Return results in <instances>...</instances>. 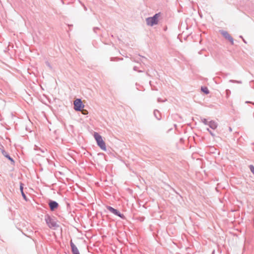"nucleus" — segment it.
Masks as SVG:
<instances>
[{
  "label": "nucleus",
  "instance_id": "nucleus-1",
  "mask_svg": "<svg viewBox=\"0 0 254 254\" xmlns=\"http://www.w3.org/2000/svg\"><path fill=\"white\" fill-rule=\"evenodd\" d=\"M94 137L97 142V145L101 149L105 151L106 150V146L102 136L98 133L95 132Z\"/></svg>",
  "mask_w": 254,
  "mask_h": 254
},
{
  "label": "nucleus",
  "instance_id": "nucleus-2",
  "mask_svg": "<svg viewBox=\"0 0 254 254\" xmlns=\"http://www.w3.org/2000/svg\"><path fill=\"white\" fill-rule=\"evenodd\" d=\"M159 13L155 14L153 16L148 17L146 19V22L148 25L152 26L158 24Z\"/></svg>",
  "mask_w": 254,
  "mask_h": 254
},
{
  "label": "nucleus",
  "instance_id": "nucleus-3",
  "mask_svg": "<svg viewBox=\"0 0 254 254\" xmlns=\"http://www.w3.org/2000/svg\"><path fill=\"white\" fill-rule=\"evenodd\" d=\"M74 109L75 111H81L83 108L84 105L83 104L82 102L80 99H76L74 101Z\"/></svg>",
  "mask_w": 254,
  "mask_h": 254
},
{
  "label": "nucleus",
  "instance_id": "nucleus-4",
  "mask_svg": "<svg viewBox=\"0 0 254 254\" xmlns=\"http://www.w3.org/2000/svg\"><path fill=\"white\" fill-rule=\"evenodd\" d=\"M106 208L108 210H109L112 213L119 216L120 218L122 219L125 218V216L124 214H121L118 210L114 208L113 207L110 206H107Z\"/></svg>",
  "mask_w": 254,
  "mask_h": 254
},
{
  "label": "nucleus",
  "instance_id": "nucleus-5",
  "mask_svg": "<svg viewBox=\"0 0 254 254\" xmlns=\"http://www.w3.org/2000/svg\"><path fill=\"white\" fill-rule=\"evenodd\" d=\"M220 33L226 39L229 40L232 45L234 44V39L227 31L224 30H220Z\"/></svg>",
  "mask_w": 254,
  "mask_h": 254
},
{
  "label": "nucleus",
  "instance_id": "nucleus-6",
  "mask_svg": "<svg viewBox=\"0 0 254 254\" xmlns=\"http://www.w3.org/2000/svg\"><path fill=\"white\" fill-rule=\"evenodd\" d=\"M49 206L51 210L53 211L58 206V204L55 201H51L49 203Z\"/></svg>",
  "mask_w": 254,
  "mask_h": 254
},
{
  "label": "nucleus",
  "instance_id": "nucleus-7",
  "mask_svg": "<svg viewBox=\"0 0 254 254\" xmlns=\"http://www.w3.org/2000/svg\"><path fill=\"white\" fill-rule=\"evenodd\" d=\"M208 126L211 128L215 129L217 127V124L214 121H211L209 122Z\"/></svg>",
  "mask_w": 254,
  "mask_h": 254
},
{
  "label": "nucleus",
  "instance_id": "nucleus-8",
  "mask_svg": "<svg viewBox=\"0 0 254 254\" xmlns=\"http://www.w3.org/2000/svg\"><path fill=\"white\" fill-rule=\"evenodd\" d=\"M154 115L158 120H160L161 119V116L160 112L157 110L154 111Z\"/></svg>",
  "mask_w": 254,
  "mask_h": 254
},
{
  "label": "nucleus",
  "instance_id": "nucleus-9",
  "mask_svg": "<svg viewBox=\"0 0 254 254\" xmlns=\"http://www.w3.org/2000/svg\"><path fill=\"white\" fill-rule=\"evenodd\" d=\"M71 251L73 254H80L76 247H73V248L71 249Z\"/></svg>",
  "mask_w": 254,
  "mask_h": 254
},
{
  "label": "nucleus",
  "instance_id": "nucleus-10",
  "mask_svg": "<svg viewBox=\"0 0 254 254\" xmlns=\"http://www.w3.org/2000/svg\"><path fill=\"white\" fill-rule=\"evenodd\" d=\"M201 90L206 94H207L209 93V90L206 87H201Z\"/></svg>",
  "mask_w": 254,
  "mask_h": 254
},
{
  "label": "nucleus",
  "instance_id": "nucleus-11",
  "mask_svg": "<svg viewBox=\"0 0 254 254\" xmlns=\"http://www.w3.org/2000/svg\"><path fill=\"white\" fill-rule=\"evenodd\" d=\"M2 154L5 156L6 158H7L9 160H10V161L13 162V160H12V159L8 155L6 152H5L4 150H2Z\"/></svg>",
  "mask_w": 254,
  "mask_h": 254
},
{
  "label": "nucleus",
  "instance_id": "nucleus-12",
  "mask_svg": "<svg viewBox=\"0 0 254 254\" xmlns=\"http://www.w3.org/2000/svg\"><path fill=\"white\" fill-rule=\"evenodd\" d=\"M80 111L81 112L82 114L84 115H87L88 114V112L87 111V110L85 109H83V108L81 109V111Z\"/></svg>",
  "mask_w": 254,
  "mask_h": 254
},
{
  "label": "nucleus",
  "instance_id": "nucleus-13",
  "mask_svg": "<svg viewBox=\"0 0 254 254\" xmlns=\"http://www.w3.org/2000/svg\"><path fill=\"white\" fill-rule=\"evenodd\" d=\"M202 122L205 125H208L209 122L207 121L206 119H201Z\"/></svg>",
  "mask_w": 254,
  "mask_h": 254
},
{
  "label": "nucleus",
  "instance_id": "nucleus-14",
  "mask_svg": "<svg viewBox=\"0 0 254 254\" xmlns=\"http://www.w3.org/2000/svg\"><path fill=\"white\" fill-rule=\"evenodd\" d=\"M230 82H232V83H242V82L241 81H238V80H230L229 81Z\"/></svg>",
  "mask_w": 254,
  "mask_h": 254
},
{
  "label": "nucleus",
  "instance_id": "nucleus-15",
  "mask_svg": "<svg viewBox=\"0 0 254 254\" xmlns=\"http://www.w3.org/2000/svg\"><path fill=\"white\" fill-rule=\"evenodd\" d=\"M250 169L251 171L254 174V166L252 165H251L249 166Z\"/></svg>",
  "mask_w": 254,
  "mask_h": 254
},
{
  "label": "nucleus",
  "instance_id": "nucleus-16",
  "mask_svg": "<svg viewBox=\"0 0 254 254\" xmlns=\"http://www.w3.org/2000/svg\"><path fill=\"white\" fill-rule=\"evenodd\" d=\"M207 130L209 132V133L212 136H214V134L208 128H207Z\"/></svg>",
  "mask_w": 254,
  "mask_h": 254
},
{
  "label": "nucleus",
  "instance_id": "nucleus-17",
  "mask_svg": "<svg viewBox=\"0 0 254 254\" xmlns=\"http://www.w3.org/2000/svg\"><path fill=\"white\" fill-rule=\"evenodd\" d=\"M166 101V99L164 100H162L161 98H158L157 99V101L158 102H165Z\"/></svg>",
  "mask_w": 254,
  "mask_h": 254
},
{
  "label": "nucleus",
  "instance_id": "nucleus-18",
  "mask_svg": "<svg viewBox=\"0 0 254 254\" xmlns=\"http://www.w3.org/2000/svg\"><path fill=\"white\" fill-rule=\"evenodd\" d=\"M21 194L22 195V196L23 197L24 199L26 200H27L26 197L23 191L21 192Z\"/></svg>",
  "mask_w": 254,
  "mask_h": 254
},
{
  "label": "nucleus",
  "instance_id": "nucleus-19",
  "mask_svg": "<svg viewBox=\"0 0 254 254\" xmlns=\"http://www.w3.org/2000/svg\"><path fill=\"white\" fill-rule=\"evenodd\" d=\"M70 246H71V249L73 248V247H76L75 245L73 243L72 241H70Z\"/></svg>",
  "mask_w": 254,
  "mask_h": 254
},
{
  "label": "nucleus",
  "instance_id": "nucleus-20",
  "mask_svg": "<svg viewBox=\"0 0 254 254\" xmlns=\"http://www.w3.org/2000/svg\"><path fill=\"white\" fill-rule=\"evenodd\" d=\"M50 227H54L55 226V224L51 223V225H49Z\"/></svg>",
  "mask_w": 254,
  "mask_h": 254
},
{
  "label": "nucleus",
  "instance_id": "nucleus-21",
  "mask_svg": "<svg viewBox=\"0 0 254 254\" xmlns=\"http://www.w3.org/2000/svg\"><path fill=\"white\" fill-rule=\"evenodd\" d=\"M23 186L22 185H20V190H21V192H22L23 191Z\"/></svg>",
  "mask_w": 254,
  "mask_h": 254
},
{
  "label": "nucleus",
  "instance_id": "nucleus-22",
  "mask_svg": "<svg viewBox=\"0 0 254 254\" xmlns=\"http://www.w3.org/2000/svg\"><path fill=\"white\" fill-rule=\"evenodd\" d=\"M67 155H68V157H69L70 158H71V159H73V158H72V157H71V156L69 155V153H68V152H67Z\"/></svg>",
  "mask_w": 254,
  "mask_h": 254
},
{
  "label": "nucleus",
  "instance_id": "nucleus-23",
  "mask_svg": "<svg viewBox=\"0 0 254 254\" xmlns=\"http://www.w3.org/2000/svg\"><path fill=\"white\" fill-rule=\"evenodd\" d=\"M133 69H134V70L137 71V67H136V66H134V67H133Z\"/></svg>",
  "mask_w": 254,
  "mask_h": 254
},
{
  "label": "nucleus",
  "instance_id": "nucleus-24",
  "mask_svg": "<svg viewBox=\"0 0 254 254\" xmlns=\"http://www.w3.org/2000/svg\"><path fill=\"white\" fill-rule=\"evenodd\" d=\"M97 29H98V28L97 27H95V28H94V29H93V30H94V32H96V30H97Z\"/></svg>",
  "mask_w": 254,
  "mask_h": 254
},
{
  "label": "nucleus",
  "instance_id": "nucleus-25",
  "mask_svg": "<svg viewBox=\"0 0 254 254\" xmlns=\"http://www.w3.org/2000/svg\"><path fill=\"white\" fill-rule=\"evenodd\" d=\"M229 130L230 131H232V128L231 127H229Z\"/></svg>",
  "mask_w": 254,
  "mask_h": 254
},
{
  "label": "nucleus",
  "instance_id": "nucleus-26",
  "mask_svg": "<svg viewBox=\"0 0 254 254\" xmlns=\"http://www.w3.org/2000/svg\"><path fill=\"white\" fill-rule=\"evenodd\" d=\"M64 159H67V160H69V159H67L65 156H64Z\"/></svg>",
  "mask_w": 254,
  "mask_h": 254
},
{
  "label": "nucleus",
  "instance_id": "nucleus-27",
  "mask_svg": "<svg viewBox=\"0 0 254 254\" xmlns=\"http://www.w3.org/2000/svg\"><path fill=\"white\" fill-rule=\"evenodd\" d=\"M243 41H244L245 43H246V41H245L243 38Z\"/></svg>",
  "mask_w": 254,
  "mask_h": 254
},
{
  "label": "nucleus",
  "instance_id": "nucleus-28",
  "mask_svg": "<svg viewBox=\"0 0 254 254\" xmlns=\"http://www.w3.org/2000/svg\"><path fill=\"white\" fill-rule=\"evenodd\" d=\"M246 103H252V102H248V101H246ZM252 104H254V103H252Z\"/></svg>",
  "mask_w": 254,
  "mask_h": 254
},
{
  "label": "nucleus",
  "instance_id": "nucleus-29",
  "mask_svg": "<svg viewBox=\"0 0 254 254\" xmlns=\"http://www.w3.org/2000/svg\"><path fill=\"white\" fill-rule=\"evenodd\" d=\"M84 9L86 10H87V8H86V7L85 6H84Z\"/></svg>",
  "mask_w": 254,
  "mask_h": 254
},
{
  "label": "nucleus",
  "instance_id": "nucleus-30",
  "mask_svg": "<svg viewBox=\"0 0 254 254\" xmlns=\"http://www.w3.org/2000/svg\"><path fill=\"white\" fill-rule=\"evenodd\" d=\"M66 204H67V205L68 206L69 205V203L67 202Z\"/></svg>",
  "mask_w": 254,
  "mask_h": 254
}]
</instances>
